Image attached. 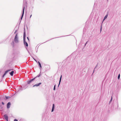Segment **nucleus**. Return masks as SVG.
Wrapping results in <instances>:
<instances>
[{
  "label": "nucleus",
  "mask_w": 121,
  "mask_h": 121,
  "mask_svg": "<svg viewBox=\"0 0 121 121\" xmlns=\"http://www.w3.org/2000/svg\"><path fill=\"white\" fill-rule=\"evenodd\" d=\"M11 105V103L10 102H9L7 104V108H10Z\"/></svg>",
  "instance_id": "obj_5"
},
{
  "label": "nucleus",
  "mask_w": 121,
  "mask_h": 121,
  "mask_svg": "<svg viewBox=\"0 0 121 121\" xmlns=\"http://www.w3.org/2000/svg\"><path fill=\"white\" fill-rule=\"evenodd\" d=\"M120 74H119L118 75V79H119L120 78Z\"/></svg>",
  "instance_id": "obj_14"
},
{
  "label": "nucleus",
  "mask_w": 121,
  "mask_h": 121,
  "mask_svg": "<svg viewBox=\"0 0 121 121\" xmlns=\"http://www.w3.org/2000/svg\"><path fill=\"white\" fill-rule=\"evenodd\" d=\"M14 40L15 42L16 43H18V36L17 35V34L15 37Z\"/></svg>",
  "instance_id": "obj_2"
},
{
  "label": "nucleus",
  "mask_w": 121,
  "mask_h": 121,
  "mask_svg": "<svg viewBox=\"0 0 121 121\" xmlns=\"http://www.w3.org/2000/svg\"><path fill=\"white\" fill-rule=\"evenodd\" d=\"M16 31H17V30H16L15 32L14 33L15 34L16 33Z\"/></svg>",
  "instance_id": "obj_21"
},
{
  "label": "nucleus",
  "mask_w": 121,
  "mask_h": 121,
  "mask_svg": "<svg viewBox=\"0 0 121 121\" xmlns=\"http://www.w3.org/2000/svg\"><path fill=\"white\" fill-rule=\"evenodd\" d=\"M4 118L6 119L7 121H8V117L7 115L5 114L4 115Z\"/></svg>",
  "instance_id": "obj_4"
},
{
  "label": "nucleus",
  "mask_w": 121,
  "mask_h": 121,
  "mask_svg": "<svg viewBox=\"0 0 121 121\" xmlns=\"http://www.w3.org/2000/svg\"><path fill=\"white\" fill-rule=\"evenodd\" d=\"M26 36V32L25 30L24 32V35H23V39H24V44H25L26 46V47H27L28 46V45L27 42L25 41V37Z\"/></svg>",
  "instance_id": "obj_1"
},
{
  "label": "nucleus",
  "mask_w": 121,
  "mask_h": 121,
  "mask_svg": "<svg viewBox=\"0 0 121 121\" xmlns=\"http://www.w3.org/2000/svg\"><path fill=\"white\" fill-rule=\"evenodd\" d=\"M38 63L39 64V65L40 66V68H41V64L40 63V62H39V61H38Z\"/></svg>",
  "instance_id": "obj_13"
},
{
  "label": "nucleus",
  "mask_w": 121,
  "mask_h": 121,
  "mask_svg": "<svg viewBox=\"0 0 121 121\" xmlns=\"http://www.w3.org/2000/svg\"><path fill=\"white\" fill-rule=\"evenodd\" d=\"M14 121H17V120L16 119H15L14 120Z\"/></svg>",
  "instance_id": "obj_17"
},
{
  "label": "nucleus",
  "mask_w": 121,
  "mask_h": 121,
  "mask_svg": "<svg viewBox=\"0 0 121 121\" xmlns=\"http://www.w3.org/2000/svg\"><path fill=\"white\" fill-rule=\"evenodd\" d=\"M11 70H7L6 71H5V73H4V75H3V76H2V77L3 78L4 77V76L6 75V74L9 71H10Z\"/></svg>",
  "instance_id": "obj_6"
},
{
  "label": "nucleus",
  "mask_w": 121,
  "mask_h": 121,
  "mask_svg": "<svg viewBox=\"0 0 121 121\" xmlns=\"http://www.w3.org/2000/svg\"><path fill=\"white\" fill-rule=\"evenodd\" d=\"M40 75H39L38 76H37L35 78H34L31 79V80H30L29 81H28L27 82L28 84H29L31 82H32L33 80H34L35 78H36L37 77H39V76Z\"/></svg>",
  "instance_id": "obj_3"
},
{
  "label": "nucleus",
  "mask_w": 121,
  "mask_h": 121,
  "mask_svg": "<svg viewBox=\"0 0 121 121\" xmlns=\"http://www.w3.org/2000/svg\"><path fill=\"white\" fill-rule=\"evenodd\" d=\"M108 16V14L106 15L104 17V19H103V21L104 20H105V19H106L107 18Z\"/></svg>",
  "instance_id": "obj_11"
},
{
  "label": "nucleus",
  "mask_w": 121,
  "mask_h": 121,
  "mask_svg": "<svg viewBox=\"0 0 121 121\" xmlns=\"http://www.w3.org/2000/svg\"><path fill=\"white\" fill-rule=\"evenodd\" d=\"M14 72L13 71H12L10 73V74L11 76H13V75Z\"/></svg>",
  "instance_id": "obj_10"
},
{
  "label": "nucleus",
  "mask_w": 121,
  "mask_h": 121,
  "mask_svg": "<svg viewBox=\"0 0 121 121\" xmlns=\"http://www.w3.org/2000/svg\"><path fill=\"white\" fill-rule=\"evenodd\" d=\"M2 104L3 105H4V103L3 102H2Z\"/></svg>",
  "instance_id": "obj_18"
},
{
  "label": "nucleus",
  "mask_w": 121,
  "mask_h": 121,
  "mask_svg": "<svg viewBox=\"0 0 121 121\" xmlns=\"http://www.w3.org/2000/svg\"><path fill=\"white\" fill-rule=\"evenodd\" d=\"M61 78H62V75H61V76H60V80H59V85H58V86H59V85H60V82H61Z\"/></svg>",
  "instance_id": "obj_12"
},
{
  "label": "nucleus",
  "mask_w": 121,
  "mask_h": 121,
  "mask_svg": "<svg viewBox=\"0 0 121 121\" xmlns=\"http://www.w3.org/2000/svg\"><path fill=\"white\" fill-rule=\"evenodd\" d=\"M112 96L111 98V100H112Z\"/></svg>",
  "instance_id": "obj_20"
},
{
  "label": "nucleus",
  "mask_w": 121,
  "mask_h": 121,
  "mask_svg": "<svg viewBox=\"0 0 121 121\" xmlns=\"http://www.w3.org/2000/svg\"><path fill=\"white\" fill-rule=\"evenodd\" d=\"M41 84V83H40L38 84H36L35 85H34L33 86V87H34L35 86H39Z\"/></svg>",
  "instance_id": "obj_7"
},
{
  "label": "nucleus",
  "mask_w": 121,
  "mask_h": 121,
  "mask_svg": "<svg viewBox=\"0 0 121 121\" xmlns=\"http://www.w3.org/2000/svg\"><path fill=\"white\" fill-rule=\"evenodd\" d=\"M55 87H56V85H55L54 86V87L53 89L54 90H55Z\"/></svg>",
  "instance_id": "obj_15"
},
{
  "label": "nucleus",
  "mask_w": 121,
  "mask_h": 121,
  "mask_svg": "<svg viewBox=\"0 0 121 121\" xmlns=\"http://www.w3.org/2000/svg\"><path fill=\"white\" fill-rule=\"evenodd\" d=\"M32 16V15H31L30 16V18Z\"/></svg>",
  "instance_id": "obj_22"
},
{
  "label": "nucleus",
  "mask_w": 121,
  "mask_h": 121,
  "mask_svg": "<svg viewBox=\"0 0 121 121\" xmlns=\"http://www.w3.org/2000/svg\"><path fill=\"white\" fill-rule=\"evenodd\" d=\"M24 9H25V7H24V8H23V12H22V17H21V19H22V18L23 17V14H24Z\"/></svg>",
  "instance_id": "obj_8"
},
{
  "label": "nucleus",
  "mask_w": 121,
  "mask_h": 121,
  "mask_svg": "<svg viewBox=\"0 0 121 121\" xmlns=\"http://www.w3.org/2000/svg\"><path fill=\"white\" fill-rule=\"evenodd\" d=\"M101 29H100V31H101Z\"/></svg>",
  "instance_id": "obj_23"
},
{
  "label": "nucleus",
  "mask_w": 121,
  "mask_h": 121,
  "mask_svg": "<svg viewBox=\"0 0 121 121\" xmlns=\"http://www.w3.org/2000/svg\"><path fill=\"white\" fill-rule=\"evenodd\" d=\"M54 104H53V105L52 107V112L53 111L54 108Z\"/></svg>",
  "instance_id": "obj_9"
},
{
  "label": "nucleus",
  "mask_w": 121,
  "mask_h": 121,
  "mask_svg": "<svg viewBox=\"0 0 121 121\" xmlns=\"http://www.w3.org/2000/svg\"><path fill=\"white\" fill-rule=\"evenodd\" d=\"M27 39H28V41H29V39L28 37H27Z\"/></svg>",
  "instance_id": "obj_19"
},
{
  "label": "nucleus",
  "mask_w": 121,
  "mask_h": 121,
  "mask_svg": "<svg viewBox=\"0 0 121 121\" xmlns=\"http://www.w3.org/2000/svg\"><path fill=\"white\" fill-rule=\"evenodd\" d=\"M5 98L6 99H7L9 98V97L8 96H6Z\"/></svg>",
  "instance_id": "obj_16"
}]
</instances>
